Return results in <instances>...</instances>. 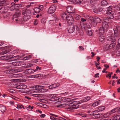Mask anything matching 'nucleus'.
I'll use <instances>...</instances> for the list:
<instances>
[{
	"mask_svg": "<svg viewBox=\"0 0 120 120\" xmlns=\"http://www.w3.org/2000/svg\"><path fill=\"white\" fill-rule=\"evenodd\" d=\"M98 109V110L100 112L104 110L105 109V107L104 106H100L99 107Z\"/></svg>",
	"mask_w": 120,
	"mask_h": 120,
	"instance_id": "nucleus-32",
	"label": "nucleus"
},
{
	"mask_svg": "<svg viewBox=\"0 0 120 120\" xmlns=\"http://www.w3.org/2000/svg\"><path fill=\"white\" fill-rule=\"evenodd\" d=\"M112 13V8L111 7H109L108 8L106 11V13L107 15Z\"/></svg>",
	"mask_w": 120,
	"mask_h": 120,
	"instance_id": "nucleus-20",
	"label": "nucleus"
},
{
	"mask_svg": "<svg viewBox=\"0 0 120 120\" xmlns=\"http://www.w3.org/2000/svg\"><path fill=\"white\" fill-rule=\"evenodd\" d=\"M83 0H74L73 1L75 3L80 5L82 4Z\"/></svg>",
	"mask_w": 120,
	"mask_h": 120,
	"instance_id": "nucleus-26",
	"label": "nucleus"
},
{
	"mask_svg": "<svg viewBox=\"0 0 120 120\" xmlns=\"http://www.w3.org/2000/svg\"><path fill=\"white\" fill-rule=\"evenodd\" d=\"M99 104L98 102H96L93 104L92 105L94 107H95L98 105Z\"/></svg>",
	"mask_w": 120,
	"mask_h": 120,
	"instance_id": "nucleus-49",
	"label": "nucleus"
},
{
	"mask_svg": "<svg viewBox=\"0 0 120 120\" xmlns=\"http://www.w3.org/2000/svg\"><path fill=\"white\" fill-rule=\"evenodd\" d=\"M38 8L37 7H36L34 9V12L33 13V14L34 15H35L36 14V13H37V11L36 10Z\"/></svg>",
	"mask_w": 120,
	"mask_h": 120,
	"instance_id": "nucleus-56",
	"label": "nucleus"
},
{
	"mask_svg": "<svg viewBox=\"0 0 120 120\" xmlns=\"http://www.w3.org/2000/svg\"><path fill=\"white\" fill-rule=\"evenodd\" d=\"M15 73L21 72L23 71L24 69L23 68V67H21L20 68H15L14 69Z\"/></svg>",
	"mask_w": 120,
	"mask_h": 120,
	"instance_id": "nucleus-18",
	"label": "nucleus"
},
{
	"mask_svg": "<svg viewBox=\"0 0 120 120\" xmlns=\"http://www.w3.org/2000/svg\"><path fill=\"white\" fill-rule=\"evenodd\" d=\"M90 99V98L89 96L86 97H85L83 99V102H85L88 101Z\"/></svg>",
	"mask_w": 120,
	"mask_h": 120,
	"instance_id": "nucleus-31",
	"label": "nucleus"
},
{
	"mask_svg": "<svg viewBox=\"0 0 120 120\" xmlns=\"http://www.w3.org/2000/svg\"><path fill=\"white\" fill-rule=\"evenodd\" d=\"M118 36H115L112 33H110L108 39L109 40L110 44H108L109 45L108 48L109 49H111L113 48L115 46L116 42V37Z\"/></svg>",
	"mask_w": 120,
	"mask_h": 120,
	"instance_id": "nucleus-1",
	"label": "nucleus"
},
{
	"mask_svg": "<svg viewBox=\"0 0 120 120\" xmlns=\"http://www.w3.org/2000/svg\"><path fill=\"white\" fill-rule=\"evenodd\" d=\"M44 105H45L38 102V106L42 107H44Z\"/></svg>",
	"mask_w": 120,
	"mask_h": 120,
	"instance_id": "nucleus-55",
	"label": "nucleus"
},
{
	"mask_svg": "<svg viewBox=\"0 0 120 120\" xmlns=\"http://www.w3.org/2000/svg\"><path fill=\"white\" fill-rule=\"evenodd\" d=\"M43 99V96L42 94H38V100L39 99Z\"/></svg>",
	"mask_w": 120,
	"mask_h": 120,
	"instance_id": "nucleus-47",
	"label": "nucleus"
},
{
	"mask_svg": "<svg viewBox=\"0 0 120 120\" xmlns=\"http://www.w3.org/2000/svg\"><path fill=\"white\" fill-rule=\"evenodd\" d=\"M18 61L14 62L12 63L11 64L15 66H18Z\"/></svg>",
	"mask_w": 120,
	"mask_h": 120,
	"instance_id": "nucleus-41",
	"label": "nucleus"
},
{
	"mask_svg": "<svg viewBox=\"0 0 120 120\" xmlns=\"http://www.w3.org/2000/svg\"><path fill=\"white\" fill-rule=\"evenodd\" d=\"M32 57V56L30 55H29L28 56H26V57L24 58L23 59L24 60H27L28 59Z\"/></svg>",
	"mask_w": 120,
	"mask_h": 120,
	"instance_id": "nucleus-45",
	"label": "nucleus"
},
{
	"mask_svg": "<svg viewBox=\"0 0 120 120\" xmlns=\"http://www.w3.org/2000/svg\"><path fill=\"white\" fill-rule=\"evenodd\" d=\"M101 18L102 19V21L103 20L104 21V22H106L107 23L109 22L108 19H107V18L103 17H101Z\"/></svg>",
	"mask_w": 120,
	"mask_h": 120,
	"instance_id": "nucleus-33",
	"label": "nucleus"
},
{
	"mask_svg": "<svg viewBox=\"0 0 120 120\" xmlns=\"http://www.w3.org/2000/svg\"><path fill=\"white\" fill-rule=\"evenodd\" d=\"M9 92L12 93H15V90H13L12 89H9L8 90Z\"/></svg>",
	"mask_w": 120,
	"mask_h": 120,
	"instance_id": "nucleus-57",
	"label": "nucleus"
},
{
	"mask_svg": "<svg viewBox=\"0 0 120 120\" xmlns=\"http://www.w3.org/2000/svg\"><path fill=\"white\" fill-rule=\"evenodd\" d=\"M93 12L95 13H98L99 12V10L97 8H95L93 9Z\"/></svg>",
	"mask_w": 120,
	"mask_h": 120,
	"instance_id": "nucleus-59",
	"label": "nucleus"
},
{
	"mask_svg": "<svg viewBox=\"0 0 120 120\" xmlns=\"http://www.w3.org/2000/svg\"><path fill=\"white\" fill-rule=\"evenodd\" d=\"M48 88L49 89H52L54 88L53 84H51L48 86Z\"/></svg>",
	"mask_w": 120,
	"mask_h": 120,
	"instance_id": "nucleus-64",
	"label": "nucleus"
},
{
	"mask_svg": "<svg viewBox=\"0 0 120 120\" xmlns=\"http://www.w3.org/2000/svg\"><path fill=\"white\" fill-rule=\"evenodd\" d=\"M31 11L30 10H28L26 11L25 15H26L27 16H28V17L31 15Z\"/></svg>",
	"mask_w": 120,
	"mask_h": 120,
	"instance_id": "nucleus-28",
	"label": "nucleus"
},
{
	"mask_svg": "<svg viewBox=\"0 0 120 120\" xmlns=\"http://www.w3.org/2000/svg\"><path fill=\"white\" fill-rule=\"evenodd\" d=\"M44 87L38 85V93L45 92L48 91V90L46 89H44Z\"/></svg>",
	"mask_w": 120,
	"mask_h": 120,
	"instance_id": "nucleus-7",
	"label": "nucleus"
},
{
	"mask_svg": "<svg viewBox=\"0 0 120 120\" xmlns=\"http://www.w3.org/2000/svg\"><path fill=\"white\" fill-rule=\"evenodd\" d=\"M22 107H23V106L22 105H17L16 108H17L18 109H20L22 108Z\"/></svg>",
	"mask_w": 120,
	"mask_h": 120,
	"instance_id": "nucleus-63",
	"label": "nucleus"
},
{
	"mask_svg": "<svg viewBox=\"0 0 120 120\" xmlns=\"http://www.w3.org/2000/svg\"><path fill=\"white\" fill-rule=\"evenodd\" d=\"M114 35L115 36H119L120 33V27L117 26L116 28L113 29Z\"/></svg>",
	"mask_w": 120,
	"mask_h": 120,
	"instance_id": "nucleus-6",
	"label": "nucleus"
},
{
	"mask_svg": "<svg viewBox=\"0 0 120 120\" xmlns=\"http://www.w3.org/2000/svg\"><path fill=\"white\" fill-rule=\"evenodd\" d=\"M27 86L25 85L22 84L17 86L16 88L18 89H24L27 87Z\"/></svg>",
	"mask_w": 120,
	"mask_h": 120,
	"instance_id": "nucleus-13",
	"label": "nucleus"
},
{
	"mask_svg": "<svg viewBox=\"0 0 120 120\" xmlns=\"http://www.w3.org/2000/svg\"><path fill=\"white\" fill-rule=\"evenodd\" d=\"M73 101L70 103L68 105L69 106L67 109L69 110L75 109L79 108V105L77 104H73Z\"/></svg>",
	"mask_w": 120,
	"mask_h": 120,
	"instance_id": "nucleus-4",
	"label": "nucleus"
},
{
	"mask_svg": "<svg viewBox=\"0 0 120 120\" xmlns=\"http://www.w3.org/2000/svg\"><path fill=\"white\" fill-rule=\"evenodd\" d=\"M42 15V13L40 11H38V18L39 17V16H41Z\"/></svg>",
	"mask_w": 120,
	"mask_h": 120,
	"instance_id": "nucleus-60",
	"label": "nucleus"
},
{
	"mask_svg": "<svg viewBox=\"0 0 120 120\" xmlns=\"http://www.w3.org/2000/svg\"><path fill=\"white\" fill-rule=\"evenodd\" d=\"M41 22L43 24H44L46 23V19L45 18H43L41 20Z\"/></svg>",
	"mask_w": 120,
	"mask_h": 120,
	"instance_id": "nucleus-53",
	"label": "nucleus"
},
{
	"mask_svg": "<svg viewBox=\"0 0 120 120\" xmlns=\"http://www.w3.org/2000/svg\"><path fill=\"white\" fill-rule=\"evenodd\" d=\"M21 15L20 11L19 10H17L13 16L14 18H16L19 17Z\"/></svg>",
	"mask_w": 120,
	"mask_h": 120,
	"instance_id": "nucleus-12",
	"label": "nucleus"
},
{
	"mask_svg": "<svg viewBox=\"0 0 120 120\" xmlns=\"http://www.w3.org/2000/svg\"><path fill=\"white\" fill-rule=\"evenodd\" d=\"M61 17L64 20H65L67 19L68 15L65 12L62 13L61 15Z\"/></svg>",
	"mask_w": 120,
	"mask_h": 120,
	"instance_id": "nucleus-16",
	"label": "nucleus"
},
{
	"mask_svg": "<svg viewBox=\"0 0 120 120\" xmlns=\"http://www.w3.org/2000/svg\"><path fill=\"white\" fill-rule=\"evenodd\" d=\"M6 110V109L5 106L2 105H0V111L2 113L4 112Z\"/></svg>",
	"mask_w": 120,
	"mask_h": 120,
	"instance_id": "nucleus-17",
	"label": "nucleus"
},
{
	"mask_svg": "<svg viewBox=\"0 0 120 120\" xmlns=\"http://www.w3.org/2000/svg\"><path fill=\"white\" fill-rule=\"evenodd\" d=\"M4 49H6L5 50L1 52L0 54L2 55H4L9 52L11 51V47L9 46H6L4 47Z\"/></svg>",
	"mask_w": 120,
	"mask_h": 120,
	"instance_id": "nucleus-9",
	"label": "nucleus"
},
{
	"mask_svg": "<svg viewBox=\"0 0 120 120\" xmlns=\"http://www.w3.org/2000/svg\"><path fill=\"white\" fill-rule=\"evenodd\" d=\"M50 118L52 120H59V117L58 118L51 116H50Z\"/></svg>",
	"mask_w": 120,
	"mask_h": 120,
	"instance_id": "nucleus-51",
	"label": "nucleus"
},
{
	"mask_svg": "<svg viewBox=\"0 0 120 120\" xmlns=\"http://www.w3.org/2000/svg\"><path fill=\"white\" fill-rule=\"evenodd\" d=\"M10 9L12 11H13L15 9H17L15 4L11 6L10 8Z\"/></svg>",
	"mask_w": 120,
	"mask_h": 120,
	"instance_id": "nucleus-30",
	"label": "nucleus"
},
{
	"mask_svg": "<svg viewBox=\"0 0 120 120\" xmlns=\"http://www.w3.org/2000/svg\"><path fill=\"white\" fill-rule=\"evenodd\" d=\"M37 75H31L29 76V78H35L37 77Z\"/></svg>",
	"mask_w": 120,
	"mask_h": 120,
	"instance_id": "nucleus-52",
	"label": "nucleus"
},
{
	"mask_svg": "<svg viewBox=\"0 0 120 120\" xmlns=\"http://www.w3.org/2000/svg\"><path fill=\"white\" fill-rule=\"evenodd\" d=\"M56 8V5H52L49 7L48 11V13L49 14H51L54 13Z\"/></svg>",
	"mask_w": 120,
	"mask_h": 120,
	"instance_id": "nucleus-3",
	"label": "nucleus"
},
{
	"mask_svg": "<svg viewBox=\"0 0 120 120\" xmlns=\"http://www.w3.org/2000/svg\"><path fill=\"white\" fill-rule=\"evenodd\" d=\"M86 26L87 28L89 29L91 27L92 25L90 23H88L86 24Z\"/></svg>",
	"mask_w": 120,
	"mask_h": 120,
	"instance_id": "nucleus-46",
	"label": "nucleus"
},
{
	"mask_svg": "<svg viewBox=\"0 0 120 120\" xmlns=\"http://www.w3.org/2000/svg\"><path fill=\"white\" fill-rule=\"evenodd\" d=\"M18 63L19 66L23 65L24 64V62L23 61H18Z\"/></svg>",
	"mask_w": 120,
	"mask_h": 120,
	"instance_id": "nucleus-54",
	"label": "nucleus"
},
{
	"mask_svg": "<svg viewBox=\"0 0 120 120\" xmlns=\"http://www.w3.org/2000/svg\"><path fill=\"white\" fill-rule=\"evenodd\" d=\"M16 59V56H10L9 61H12Z\"/></svg>",
	"mask_w": 120,
	"mask_h": 120,
	"instance_id": "nucleus-27",
	"label": "nucleus"
},
{
	"mask_svg": "<svg viewBox=\"0 0 120 120\" xmlns=\"http://www.w3.org/2000/svg\"><path fill=\"white\" fill-rule=\"evenodd\" d=\"M79 49L80 50V51L81 50H84V48H83L82 46H79Z\"/></svg>",
	"mask_w": 120,
	"mask_h": 120,
	"instance_id": "nucleus-62",
	"label": "nucleus"
},
{
	"mask_svg": "<svg viewBox=\"0 0 120 120\" xmlns=\"http://www.w3.org/2000/svg\"><path fill=\"white\" fill-rule=\"evenodd\" d=\"M10 56H3L0 57V59L7 61H9Z\"/></svg>",
	"mask_w": 120,
	"mask_h": 120,
	"instance_id": "nucleus-11",
	"label": "nucleus"
},
{
	"mask_svg": "<svg viewBox=\"0 0 120 120\" xmlns=\"http://www.w3.org/2000/svg\"><path fill=\"white\" fill-rule=\"evenodd\" d=\"M105 39L104 36L103 34L100 35L99 38V41L101 42H102L104 41Z\"/></svg>",
	"mask_w": 120,
	"mask_h": 120,
	"instance_id": "nucleus-22",
	"label": "nucleus"
},
{
	"mask_svg": "<svg viewBox=\"0 0 120 120\" xmlns=\"http://www.w3.org/2000/svg\"><path fill=\"white\" fill-rule=\"evenodd\" d=\"M43 6L41 5H39L38 6V9L41 11H42L43 9Z\"/></svg>",
	"mask_w": 120,
	"mask_h": 120,
	"instance_id": "nucleus-37",
	"label": "nucleus"
},
{
	"mask_svg": "<svg viewBox=\"0 0 120 120\" xmlns=\"http://www.w3.org/2000/svg\"><path fill=\"white\" fill-rule=\"evenodd\" d=\"M115 9L116 11H119L120 10V7L119 6H116L115 7Z\"/></svg>",
	"mask_w": 120,
	"mask_h": 120,
	"instance_id": "nucleus-40",
	"label": "nucleus"
},
{
	"mask_svg": "<svg viewBox=\"0 0 120 120\" xmlns=\"http://www.w3.org/2000/svg\"><path fill=\"white\" fill-rule=\"evenodd\" d=\"M53 87L54 88L59 86L60 84L59 83H57L53 84Z\"/></svg>",
	"mask_w": 120,
	"mask_h": 120,
	"instance_id": "nucleus-42",
	"label": "nucleus"
},
{
	"mask_svg": "<svg viewBox=\"0 0 120 120\" xmlns=\"http://www.w3.org/2000/svg\"><path fill=\"white\" fill-rule=\"evenodd\" d=\"M66 20L68 23L70 25L73 24L74 22V20L73 17L70 14L68 15Z\"/></svg>",
	"mask_w": 120,
	"mask_h": 120,
	"instance_id": "nucleus-5",
	"label": "nucleus"
},
{
	"mask_svg": "<svg viewBox=\"0 0 120 120\" xmlns=\"http://www.w3.org/2000/svg\"><path fill=\"white\" fill-rule=\"evenodd\" d=\"M69 104H63L61 105H60V107H61H61H65L66 106H68V105Z\"/></svg>",
	"mask_w": 120,
	"mask_h": 120,
	"instance_id": "nucleus-61",
	"label": "nucleus"
},
{
	"mask_svg": "<svg viewBox=\"0 0 120 120\" xmlns=\"http://www.w3.org/2000/svg\"><path fill=\"white\" fill-rule=\"evenodd\" d=\"M99 112L98 111V110H95L94 111H93L91 113L89 114V115L90 116H95L96 115H97V114H98V112Z\"/></svg>",
	"mask_w": 120,
	"mask_h": 120,
	"instance_id": "nucleus-19",
	"label": "nucleus"
},
{
	"mask_svg": "<svg viewBox=\"0 0 120 120\" xmlns=\"http://www.w3.org/2000/svg\"><path fill=\"white\" fill-rule=\"evenodd\" d=\"M114 118L116 120H120V115H117Z\"/></svg>",
	"mask_w": 120,
	"mask_h": 120,
	"instance_id": "nucleus-50",
	"label": "nucleus"
},
{
	"mask_svg": "<svg viewBox=\"0 0 120 120\" xmlns=\"http://www.w3.org/2000/svg\"><path fill=\"white\" fill-rule=\"evenodd\" d=\"M28 16H27L26 14H25V15L24 16L23 18V19L25 21H26L27 20L29 19L30 18V17L29 16V17H28Z\"/></svg>",
	"mask_w": 120,
	"mask_h": 120,
	"instance_id": "nucleus-34",
	"label": "nucleus"
},
{
	"mask_svg": "<svg viewBox=\"0 0 120 120\" xmlns=\"http://www.w3.org/2000/svg\"><path fill=\"white\" fill-rule=\"evenodd\" d=\"M83 100L80 101H73V105L75 104H79L83 102Z\"/></svg>",
	"mask_w": 120,
	"mask_h": 120,
	"instance_id": "nucleus-25",
	"label": "nucleus"
},
{
	"mask_svg": "<svg viewBox=\"0 0 120 120\" xmlns=\"http://www.w3.org/2000/svg\"><path fill=\"white\" fill-rule=\"evenodd\" d=\"M66 11L68 13H75L74 8L71 7H68L66 9Z\"/></svg>",
	"mask_w": 120,
	"mask_h": 120,
	"instance_id": "nucleus-10",
	"label": "nucleus"
},
{
	"mask_svg": "<svg viewBox=\"0 0 120 120\" xmlns=\"http://www.w3.org/2000/svg\"><path fill=\"white\" fill-rule=\"evenodd\" d=\"M37 70L38 66L36 67V68L35 70L31 69H28L25 70L23 73L26 74H30Z\"/></svg>",
	"mask_w": 120,
	"mask_h": 120,
	"instance_id": "nucleus-8",
	"label": "nucleus"
},
{
	"mask_svg": "<svg viewBox=\"0 0 120 120\" xmlns=\"http://www.w3.org/2000/svg\"><path fill=\"white\" fill-rule=\"evenodd\" d=\"M108 4L107 2L105 0L102 1L101 2V4L102 6H106Z\"/></svg>",
	"mask_w": 120,
	"mask_h": 120,
	"instance_id": "nucleus-21",
	"label": "nucleus"
},
{
	"mask_svg": "<svg viewBox=\"0 0 120 120\" xmlns=\"http://www.w3.org/2000/svg\"><path fill=\"white\" fill-rule=\"evenodd\" d=\"M90 22H96V17H91L90 18Z\"/></svg>",
	"mask_w": 120,
	"mask_h": 120,
	"instance_id": "nucleus-38",
	"label": "nucleus"
},
{
	"mask_svg": "<svg viewBox=\"0 0 120 120\" xmlns=\"http://www.w3.org/2000/svg\"><path fill=\"white\" fill-rule=\"evenodd\" d=\"M92 30H88V31L87 34L89 36H91L92 34Z\"/></svg>",
	"mask_w": 120,
	"mask_h": 120,
	"instance_id": "nucleus-48",
	"label": "nucleus"
},
{
	"mask_svg": "<svg viewBox=\"0 0 120 120\" xmlns=\"http://www.w3.org/2000/svg\"><path fill=\"white\" fill-rule=\"evenodd\" d=\"M116 46L118 48H120V37L118 40V44L116 45Z\"/></svg>",
	"mask_w": 120,
	"mask_h": 120,
	"instance_id": "nucleus-39",
	"label": "nucleus"
},
{
	"mask_svg": "<svg viewBox=\"0 0 120 120\" xmlns=\"http://www.w3.org/2000/svg\"><path fill=\"white\" fill-rule=\"evenodd\" d=\"M103 115V114H99L98 113L97 114V115L94 116L93 117V118L96 119H97L99 118L100 117H101Z\"/></svg>",
	"mask_w": 120,
	"mask_h": 120,
	"instance_id": "nucleus-23",
	"label": "nucleus"
},
{
	"mask_svg": "<svg viewBox=\"0 0 120 120\" xmlns=\"http://www.w3.org/2000/svg\"><path fill=\"white\" fill-rule=\"evenodd\" d=\"M16 6L17 9H18V8H20L22 7V5L21 4H15Z\"/></svg>",
	"mask_w": 120,
	"mask_h": 120,
	"instance_id": "nucleus-44",
	"label": "nucleus"
},
{
	"mask_svg": "<svg viewBox=\"0 0 120 120\" xmlns=\"http://www.w3.org/2000/svg\"><path fill=\"white\" fill-rule=\"evenodd\" d=\"M102 26L100 27L99 31L100 33L102 34L107 31L109 26L108 23L106 22H103Z\"/></svg>",
	"mask_w": 120,
	"mask_h": 120,
	"instance_id": "nucleus-2",
	"label": "nucleus"
},
{
	"mask_svg": "<svg viewBox=\"0 0 120 120\" xmlns=\"http://www.w3.org/2000/svg\"><path fill=\"white\" fill-rule=\"evenodd\" d=\"M108 18L109 19H112L114 18V16L112 13L110 14L107 15Z\"/></svg>",
	"mask_w": 120,
	"mask_h": 120,
	"instance_id": "nucleus-24",
	"label": "nucleus"
},
{
	"mask_svg": "<svg viewBox=\"0 0 120 120\" xmlns=\"http://www.w3.org/2000/svg\"><path fill=\"white\" fill-rule=\"evenodd\" d=\"M75 28H76V35H79L80 34V32L81 31L80 29L76 25H75Z\"/></svg>",
	"mask_w": 120,
	"mask_h": 120,
	"instance_id": "nucleus-14",
	"label": "nucleus"
},
{
	"mask_svg": "<svg viewBox=\"0 0 120 120\" xmlns=\"http://www.w3.org/2000/svg\"><path fill=\"white\" fill-rule=\"evenodd\" d=\"M91 24L94 26L95 27L96 26L97 23L96 22H90Z\"/></svg>",
	"mask_w": 120,
	"mask_h": 120,
	"instance_id": "nucleus-58",
	"label": "nucleus"
},
{
	"mask_svg": "<svg viewBox=\"0 0 120 120\" xmlns=\"http://www.w3.org/2000/svg\"><path fill=\"white\" fill-rule=\"evenodd\" d=\"M74 17L76 19L79 20H80L81 17V16L78 15H75Z\"/></svg>",
	"mask_w": 120,
	"mask_h": 120,
	"instance_id": "nucleus-36",
	"label": "nucleus"
},
{
	"mask_svg": "<svg viewBox=\"0 0 120 120\" xmlns=\"http://www.w3.org/2000/svg\"><path fill=\"white\" fill-rule=\"evenodd\" d=\"M98 0H91L90 1V3L92 4H95Z\"/></svg>",
	"mask_w": 120,
	"mask_h": 120,
	"instance_id": "nucleus-43",
	"label": "nucleus"
},
{
	"mask_svg": "<svg viewBox=\"0 0 120 120\" xmlns=\"http://www.w3.org/2000/svg\"><path fill=\"white\" fill-rule=\"evenodd\" d=\"M96 21L97 23H100L101 22V21H102V18L101 19L100 18L97 17H96Z\"/></svg>",
	"mask_w": 120,
	"mask_h": 120,
	"instance_id": "nucleus-35",
	"label": "nucleus"
},
{
	"mask_svg": "<svg viewBox=\"0 0 120 120\" xmlns=\"http://www.w3.org/2000/svg\"><path fill=\"white\" fill-rule=\"evenodd\" d=\"M33 64H31V63H28L26 65L24 66H23V68H26L28 67H30L32 66H33Z\"/></svg>",
	"mask_w": 120,
	"mask_h": 120,
	"instance_id": "nucleus-29",
	"label": "nucleus"
},
{
	"mask_svg": "<svg viewBox=\"0 0 120 120\" xmlns=\"http://www.w3.org/2000/svg\"><path fill=\"white\" fill-rule=\"evenodd\" d=\"M75 30V25L72 27H71L68 29V32L70 33H72Z\"/></svg>",
	"mask_w": 120,
	"mask_h": 120,
	"instance_id": "nucleus-15",
	"label": "nucleus"
}]
</instances>
